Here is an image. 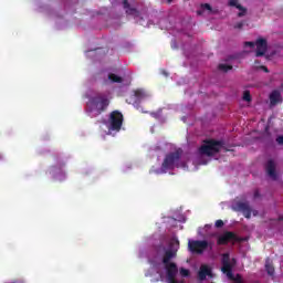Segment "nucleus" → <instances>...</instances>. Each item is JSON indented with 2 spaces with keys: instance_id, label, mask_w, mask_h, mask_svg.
I'll return each instance as SVG.
<instances>
[{
  "instance_id": "obj_1",
  "label": "nucleus",
  "mask_w": 283,
  "mask_h": 283,
  "mask_svg": "<svg viewBox=\"0 0 283 283\" xmlns=\"http://www.w3.org/2000/svg\"><path fill=\"white\" fill-rule=\"evenodd\" d=\"M180 158H182V149H177L174 153L166 154L164 161L161 164V171L167 174L169 170L180 167Z\"/></svg>"
},
{
  "instance_id": "obj_2",
  "label": "nucleus",
  "mask_w": 283,
  "mask_h": 283,
  "mask_svg": "<svg viewBox=\"0 0 283 283\" xmlns=\"http://www.w3.org/2000/svg\"><path fill=\"white\" fill-rule=\"evenodd\" d=\"M224 143L222 140H216V139H206L203 140V144L199 147V154L201 156H216V154H220V149H222V146Z\"/></svg>"
},
{
  "instance_id": "obj_3",
  "label": "nucleus",
  "mask_w": 283,
  "mask_h": 283,
  "mask_svg": "<svg viewBox=\"0 0 283 283\" xmlns=\"http://www.w3.org/2000/svg\"><path fill=\"white\" fill-rule=\"evenodd\" d=\"M213 249V243L207 240H189L188 241V251L190 253H196L197 255H202L208 249Z\"/></svg>"
},
{
  "instance_id": "obj_4",
  "label": "nucleus",
  "mask_w": 283,
  "mask_h": 283,
  "mask_svg": "<svg viewBox=\"0 0 283 283\" xmlns=\"http://www.w3.org/2000/svg\"><path fill=\"white\" fill-rule=\"evenodd\" d=\"M88 104L92 109L97 112V114H103L109 107V98L105 95H97L95 97H91Z\"/></svg>"
},
{
  "instance_id": "obj_5",
  "label": "nucleus",
  "mask_w": 283,
  "mask_h": 283,
  "mask_svg": "<svg viewBox=\"0 0 283 283\" xmlns=\"http://www.w3.org/2000/svg\"><path fill=\"white\" fill-rule=\"evenodd\" d=\"M123 120H125L123 113H120V111H113L108 117V130L120 132L123 127Z\"/></svg>"
},
{
  "instance_id": "obj_6",
  "label": "nucleus",
  "mask_w": 283,
  "mask_h": 283,
  "mask_svg": "<svg viewBox=\"0 0 283 283\" xmlns=\"http://www.w3.org/2000/svg\"><path fill=\"white\" fill-rule=\"evenodd\" d=\"M221 264H222L221 266L222 273L227 274V277L229 280H235L233 277V264L231 263V258L229 253H223Z\"/></svg>"
},
{
  "instance_id": "obj_7",
  "label": "nucleus",
  "mask_w": 283,
  "mask_h": 283,
  "mask_svg": "<svg viewBox=\"0 0 283 283\" xmlns=\"http://www.w3.org/2000/svg\"><path fill=\"white\" fill-rule=\"evenodd\" d=\"M240 242L241 240L238 238V234L231 231H227L223 234L219 235L217 239V244L219 247H224L229 244V242Z\"/></svg>"
},
{
  "instance_id": "obj_8",
  "label": "nucleus",
  "mask_w": 283,
  "mask_h": 283,
  "mask_svg": "<svg viewBox=\"0 0 283 283\" xmlns=\"http://www.w3.org/2000/svg\"><path fill=\"white\" fill-rule=\"evenodd\" d=\"M232 209L233 211H240L241 213H243L244 218H247L248 220L251 219V213H253L249 201H238L232 207Z\"/></svg>"
},
{
  "instance_id": "obj_9",
  "label": "nucleus",
  "mask_w": 283,
  "mask_h": 283,
  "mask_svg": "<svg viewBox=\"0 0 283 283\" xmlns=\"http://www.w3.org/2000/svg\"><path fill=\"white\" fill-rule=\"evenodd\" d=\"M256 51L255 56H264L266 54V50H269V44L265 39H258L255 42Z\"/></svg>"
},
{
  "instance_id": "obj_10",
  "label": "nucleus",
  "mask_w": 283,
  "mask_h": 283,
  "mask_svg": "<svg viewBox=\"0 0 283 283\" xmlns=\"http://www.w3.org/2000/svg\"><path fill=\"white\" fill-rule=\"evenodd\" d=\"M208 277H213V274L208 265H201L198 272V277L200 282H205Z\"/></svg>"
},
{
  "instance_id": "obj_11",
  "label": "nucleus",
  "mask_w": 283,
  "mask_h": 283,
  "mask_svg": "<svg viewBox=\"0 0 283 283\" xmlns=\"http://www.w3.org/2000/svg\"><path fill=\"white\" fill-rule=\"evenodd\" d=\"M266 174L272 178V180H277V172L275 171V161L270 159L265 166Z\"/></svg>"
},
{
  "instance_id": "obj_12",
  "label": "nucleus",
  "mask_w": 283,
  "mask_h": 283,
  "mask_svg": "<svg viewBox=\"0 0 283 283\" xmlns=\"http://www.w3.org/2000/svg\"><path fill=\"white\" fill-rule=\"evenodd\" d=\"M122 3L124 10H126V14H129L130 17H140V11H138L136 8H132L128 0H123Z\"/></svg>"
},
{
  "instance_id": "obj_13",
  "label": "nucleus",
  "mask_w": 283,
  "mask_h": 283,
  "mask_svg": "<svg viewBox=\"0 0 283 283\" xmlns=\"http://www.w3.org/2000/svg\"><path fill=\"white\" fill-rule=\"evenodd\" d=\"M164 266L167 277H176V275H178V265H176V263H168Z\"/></svg>"
},
{
  "instance_id": "obj_14",
  "label": "nucleus",
  "mask_w": 283,
  "mask_h": 283,
  "mask_svg": "<svg viewBox=\"0 0 283 283\" xmlns=\"http://www.w3.org/2000/svg\"><path fill=\"white\" fill-rule=\"evenodd\" d=\"M229 6L231 8H237V10H240V12L238 13L239 18L247 15V8H244V7H242V4L238 3V0H230Z\"/></svg>"
},
{
  "instance_id": "obj_15",
  "label": "nucleus",
  "mask_w": 283,
  "mask_h": 283,
  "mask_svg": "<svg viewBox=\"0 0 283 283\" xmlns=\"http://www.w3.org/2000/svg\"><path fill=\"white\" fill-rule=\"evenodd\" d=\"M175 256H176V251L167 250L163 258V264L164 265L171 264L172 263L171 260H174Z\"/></svg>"
},
{
  "instance_id": "obj_16",
  "label": "nucleus",
  "mask_w": 283,
  "mask_h": 283,
  "mask_svg": "<svg viewBox=\"0 0 283 283\" xmlns=\"http://www.w3.org/2000/svg\"><path fill=\"white\" fill-rule=\"evenodd\" d=\"M135 103H140L144 98H147V93L143 88H137L134 91Z\"/></svg>"
},
{
  "instance_id": "obj_17",
  "label": "nucleus",
  "mask_w": 283,
  "mask_h": 283,
  "mask_svg": "<svg viewBox=\"0 0 283 283\" xmlns=\"http://www.w3.org/2000/svg\"><path fill=\"white\" fill-rule=\"evenodd\" d=\"M281 98H282V94L280 93V91H273L270 94V104L277 105V103H280Z\"/></svg>"
},
{
  "instance_id": "obj_18",
  "label": "nucleus",
  "mask_w": 283,
  "mask_h": 283,
  "mask_svg": "<svg viewBox=\"0 0 283 283\" xmlns=\"http://www.w3.org/2000/svg\"><path fill=\"white\" fill-rule=\"evenodd\" d=\"M265 271L268 275H275V268L273 266V262H271L269 259L265 261Z\"/></svg>"
},
{
  "instance_id": "obj_19",
  "label": "nucleus",
  "mask_w": 283,
  "mask_h": 283,
  "mask_svg": "<svg viewBox=\"0 0 283 283\" xmlns=\"http://www.w3.org/2000/svg\"><path fill=\"white\" fill-rule=\"evenodd\" d=\"M108 78L112 83H123V77H120L114 73L108 74Z\"/></svg>"
},
{
  "instance_id": "obj_20",
  "label": "nucleus",
  "mask_w": 283,
  "mask_h": 283,
  "mask_svg": "<svg viewBox=\"0 0 283 283\" xmlns=\"http://www.w3.org/2000/svg\"><path fill=\"white\" fill-rule=\"evenodd\" d=\"M218 70H220L221 72H229V71L233 70V65L219 64Z\"/></svg>"
},
{
  "instance_id": "obj_21",
  "label": "nucleus",
  "mask_w": 283,
  "mask_h": 283,
  "mask_svg": "<svg viewBox=\"0 0 283 283\" xmlns=\"http://www.w3.org/2000/svg\"><path fill=\"white\" fill-rule=\"evenodd\" d=\"M243 101H245L247 103H251V92L249 91L243 92Z\"/></svg>"
},
{
  "instance_id": "obj_22",
  "label": "nucleus",
  "mask_w": 283,
  "mask_h": 283,
  "mask_svg": "<svg viewBox=\"0 0 283 283\" xmlns=\"http://www.w3.org/2000/svg\"><path fill=\"white\" fill-rule=\"evenodd\" d=\"M179 273H180V275H181V277H189V270H187V269H185V268H181L180 270H179Z\"/></svg>"
},
{
  "instance_id": "obj_23",
  "label": "nucleus",
  "mask_w": 283,
  "mask_h": 283,
  "mask_svg": "<svg viewBox=\"0 0 283 283\" xmlns=\"http://www.w3.org/2000/svg\"><path fill=\"white\" fill-rule=\"evenodd\" d=\"M214 227L217 228V229H222V227H224V221H222V220H217L216 221V223H214Z\"/></svg>"
},
{
  "instance_id": "obj_24",
  "label": "nucleus",
  "mask_w": 283,
  "mask_h": 283,
  "mask_svg": "<svg viewBox=\"0 0 283 283\" xmlns=\"http://www.w3.org/2000/svg\"><path fill=\"white\" fill-rule=\"evenodd\" d=\"M201 8H202L203 10H209L210 12H211V10H212L211 4H209V3H203V4H201Z\"/></svg>"
},
{
  "instance_id": "obj_25",
  "label": "nucleus",
  "mask_w": 283,
  "mask_h": 283,
  "mask_svg": "<svg viewBox=\"0 0 283 283\" xmlns=\"http://www.w3.org/2000/svg\"><path fill=\"white\" fill-rule=\"evenodd\" d=\"M234 28H235L237 30H242V28H244V22H238V23L234 25Z\"/></svg>"
},
{
  "instance_id": "obj_26",
  "label": "nucleus",
  "mask_w": 283,
  "mask_h": 283,
  "mask_svg": "<svg viewBox=\"0 0 283 283\" xmlns=\"http://www.w3.org/2000/svg\"><path fill=\"white\" fill-rule=\"evenodd\" d=\"M167 281L169 282V283H178V281H176V276H167Z\"/></svg>"
},
{
  "instance_id": "obj_27",
  "label": "nucleus",
  "mask_w": 283,
  "mask_h": 283,
  "mask_svg": "<svg viewBox=\"0 0 283 283\" xmlns=\"http://www.w3.org/2000/svg\"><path fill=\"white\" fill-rule=\"evenodd\" d=\"M245 48H255V42H245Z\"/></svg>"
},
{
  "instance_id": "obj_28",
  "label": "nucleus",
  "mask_w": 283,
  "mask_h": 283,
  "mask_svg": "<svg viewBox=\"0 0 283 283\" xmlns=\"http://www.w3.org/2000/svg\"><path fill=\"white\" fill-rule=\"evenodd\" d=\"M276 143L277 145H283V135H280L279 137H276Z\"/></svg>"
},
{
  "instance_id": "obj_29",
  "label": "nucleus",
  "mask_w": 283,
  "mask_h": 283,
  "mask_svg": "<svg viewBox=\"0 0 283 283\" xmlns=\"http://www.w3.org/2000/svg\"><path fill=\"white\" fill-rule=\"evenodd\" d=\"M260 69L263 70V72H265L266 74H269V67H266L265 65H261Z\"/></svg>"
},
{
  "instance_id": "obj_30",
  "label": "nucleus",
  "mask_w": 283,
  "mask_h": 283,
  "mask_svg": "<svg viewBox=\"0 0 283 283\" xmlns=\"http://www.w3.org/2000/svg\"><path fill=\"white\" fill-rule=\"evenodd\" d=\"M254 198H260V190L254 191Z\"/></svg>"
},
{
  "instance_id": "obj_31",
  "label": "nucleus",
  "mask_w": 283,
  "mask_h": 283,
  "mask_svg": "<svg viewBox=\"0 0 283 283\" xmlns=\"http://www.w3.org/2000/svg\"><path fill=\"white\" fill-rule=\"evenodd\" d=\"M235 283H242V277H240V275L235 279Z\"/></svg>"
},
{
  "instance_id": "obj_32",
  "label": "nucleus",
  "mask_w": 283,
  "mask_h": 283,
  "mask_svg": "<svg viewBox=\"0 0 283 283\" xmlns=\"http://www.w3.org/2000/svg\"><path fill=\"white\" fill-rule=\"evenodd\" d=\"M282 220H283V216H279L277 221L282 222Z\"/></svg>"
},
{
  "instance_id": "obj_33",
  "label": "nucleus",
  "mask_w": 283,
  "mask_h": 283,
  "mask_svg": "<svg viewBox=\"0 0 283 283\" xmlns=\"http://www.w3.org/2000/svg\"><path fill=\"white\" fill-rule=\"evenodd\" d=\"M168 3H171V1H174V0H166Z\"/></svg>"
},
{
  "instance_id": "obj_34",
  "label": "nucleus",
  "mask_w": 283,
  "mask_h": 283,
  "mask_svg": "<svg viewBox=\"0 0 283 283\" xmlns=\"http://www.w3.org/2000/svg\"><path fill=\"white\" fill-rule=\"evenodd\" d=\"M176 244H180V242L178 240H176Z\"/></svg>"
},
{
  "instance_id": "obj_35",
  "label": "nucleus",
  "mask_w": 283,
  "mask_h": 283,
  "mask_svg": "<svg viewBox=\"0 0 283 283\" xmlns=\"http://www.w3.org/2000/svg\"><path fill=\"white\" fill-rule=\"evenodd\" d=\"M232 262L235 264V259H232Z\"/></svg>"
},
{
  "instance_id": "obj_36",
  "label": "nucleus",
  "mask_w": 283,
  "mask_h": 283,
  "mask_svg": "<svg viewBox=\"0 0 283 283\" xmlns=\"http://www.w3.org/2000/svg\"><path fill=\"white\" fill-rule=\"evenodd\" d=\"M165 76H167V72L164 71Z\"/></svg>"
},
{
  "instance_id": "obj_37",
  "label": "nucleus",
  "mask_w": 283,
  "mask_h": 283,
  "mask_svg": "<svg viewBox=\"0 0 283 283\" xmlns=\"http://www.w3.org/2000/svg\"><path fill=\"white\" fill-rule=\"evenodd\" d=\"M255 213H258V211H254V216H255Z\"/></svg>"
},
{
  "instance_id": "obj_38",
  "label": "nucleus",
  "mask_w": 283,
  "mask_h": 283,
  "mask_svg": "<svg viewBox=\"0 0 283 283\" xmlns=\"http://www.w3.org/2000/svg\"><path fill=\"white\" fill-rule=\"evenodd\" d=\"M0 159H1V155H0Z\"/></svg>"
}]
</instances>
